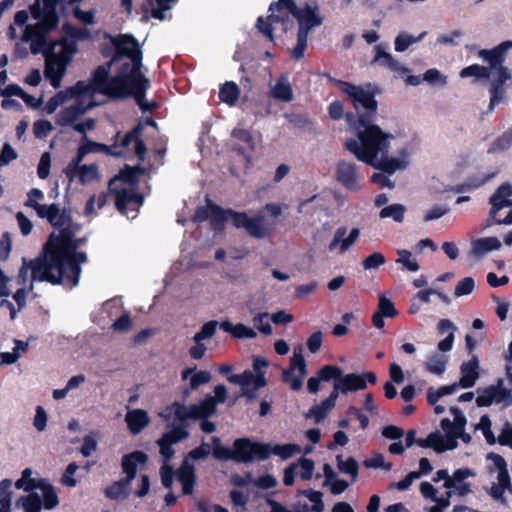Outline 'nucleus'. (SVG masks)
Listing matches in <instances>:
<instances>
[{"label": "nucleus", "instance_id": "obj_1", "mask_svg": "<svg viewBox=\"0 0 512 512\" xmlns=\"http://www.w3.org/2000/svg\"><path fill=\"white\" fill-rule=\"evenodd\" d=\"M39 209V217L46 218L59 232L50 234L39 257L24 261L20 275L26 278L28 271H31L35 280L75 287L81 274L80 265L87 261V256L84 252L77 251L80 240L74 238L70 231V217L61 212L56 204Z\"/></svg>", "mask_w": 512, "mask_h": 512}, {"label": "nucleus", "instance_id": "obj_2", "mask_svg": "<svg viewBox=\"0 0 512 512\" xmlns=\"http://www.w3.org/2000/svg\"><path fill=\"white\" fill-rule=\"evenodd\" d=\"M116 55L94 72L96 85L113 98L133 96L143 109H150L144 104V93L149 81L140 72L141 51L137 41L129 35L110 37Z\"/></svg>", "mask_w": 512, "mask_h": 512}, {"label": "nucleus", "instance_id": "obj_3", "mask_svg": "<svg viewBox=\"0 0 512 512\" xmlns=\"http://www.w3.org/2000/svg\"><path fill=\"white\" fill-rule=\"evenodd\" d=\"M347 121L355 137L347 139L345 147L359 161L390 174L409 165L411 152L408 149L401 150L396 156H389L392 134L385 133L363 117L355 120L347 115Z\"/></svg>", "mask_w": 512, "mask_h": 512}, {"label": "nucleus", "instance_id": "obj_4", "mask_svg": "<svg viewBox=\"0 0 512 512\" xmlns=\"http://www.w3.org/2000/svg\"><path fill=\"white\" fill-rule=\"evenodd\" d=\"M268 11L269 15L267 18L259 17L257 19L256 27L271 41L274 39L275 31L280 29L282 32H285L292 27V17L298 20V32L304 31L306 35L309 34L311 29L322 24V18L319 15V8L317 6H306L303 9L296 10L292 0H278V2L270 5Z\"/></svg>", "mask_w": 512, "mask_h": 512}, {"label": "nucleus", "instance_id": "obj_5", "mask_svg": "<svg viewBox=\"0 0 512 512\" xmlns=\"http://www.w3.org/2000/svg\"><path fill=\"white\" fill-rule=\"evenodd\" d=\"M67 99L73 103L62 109L56 116L59 126L75 125V122L89 109L102 103L99 96H107L96 85L95 76L89 83L78 82L74 87L66 91Z\"/></svg>", "mask_w": 512, "mask_h": 512}, {"label": "nucleus", "instance_id": "obj_6", "mask_svg": "<svg viewBox=\"0 0 512 512\" xmlns=\"http://www.w3.org/2000/svg\"><path fill=\"white\" fill-rule=\"evenodd\" d=\"M453 415V421L443 419L441 421L442 431L432 432L425 439H419L417 444L423 448H432L441 453L446 450H452L457 446V439L469 443L471 436L464 432L466 419L457 407L450 409Z\"/></svg>", "mask_w": 512, "mask_h": 512}, {"label": "nucleus", "instance_id": "obj_7", "mask_svg": "<svg viewBox=\"0 0 512 512\" xmlns=\"http://www.w3.org/2000/svg\"><path fill=\"white\" fill-rule=\"evenodd\" d=\"M142 173L144 169L140 167H126L109 184L110 191L115 195L116 208L131 218L136 216L143 202L135 187L137 177Z\"/></svg>", "mask_w": 512, "mask_h": 512}, {"label": "nucleus", "instance_id": "obj_8", "mask_svg": "<svg viewBox=\"0 0 512 512\" xmlns=\"http://www.w3.org/2000/svg\"><path fill=\"white\" fill-rule=\"evenodd\" d=\"M512 48V41H505L492 50H481L479 56L487 61L493 71L490 85L489 110L492 111L496 105L505 100L504 83L511 78L510 71L502 66L505 54Z\"/></svg>", "mask_w": 512, "mask_h": 512}, {"label": "nucleus", "instance_id": "obj_9", "mask_svg": "<svg viewBox=\"0 0 512 512\" xmlns=\"http://www.w3.org/2000/svg\"><path fill=\"white\" fill-rule=\"evenodd\" d=\"M77 52V44L67 37L53 42L46 55L45 77L58 88Z\"/></svg>", "mask_w": 512, "mask_h": 512}, {"label": "nucleus", "instance_id": "obj_10", "mask_svg": "<svg viewBox=\"0 0 512 512\" xmlns=\"http://www.w3.org/2000/svg\"><path fill=\"white\" fill-rule=\"evenodd\" d=\"M227 397V390L224 385H217L214 388V396L208 395L198 404L182 405L174 403L162 414L163 417L174 416L180 423L188 420L206 419L211 416L218 403H224Z\"/></svg>", "mask_w": 512, "mask_h": 512}, {"label": "nucleus", "instance_id": "obj_11", "mask_svg": "<svg viewBox=\"0 0 512 512\" xmlns=\"http://www.w3.org/2000/svg\"><path fill=\"white\" fill-rule=\"evenodd\" d=\"M213 218L219 222L231 220L236 228H244L246 232L255 238H264L272 231L273 225L269 224L262 215L249 217L246 213H237L231 210H221L217 206L209 205Z\"/></svg>", "mask_w": 512, "mask_h": 512}, {"label": "nucleus", "instance_id": "obj_12", "mask_svg": "<svg viewBox=\"0 0 512 512\" xmlns=\"http://www.w3.org/2000/svg\"><path fill=\"white\" fill-rule=\"evenodd\" d=\"M475 476V471L470 468H460L452 474H449L446 469H441L435 473L432 481L435 483L444 481L443 487L446 492L442 495L450 500L452 496L465 497L472 493L473 484L469 479L475 478Z\"/></svg>", "mask_w": 512, "mask_h": 512}, {"label": "nucleus", "instance_id": "obj_13", "mask_svg": "<svg viewBox=\"0 0 512 512\" xmlns=\"http://www.w3.org/2000/svg\"><path fill=\"white\" fill-rule=\"evenodd\" d=\"M487 459L491 461L488 467L490 474H496L488 491L489 495L500 503H506L505 493H512L511 479L507 470V464L504 458L498 454L490 453Z\"/></svg>", "mask_w": 512, "mask_h": 512}, {"label": "nucleus", "instance_id": "obj_14", "mask_svg": "<svg viewBox=\"0 0 512 512\" xmlns=\"http://www.w3.org/2000/svg\"><path fill=\"white\" fill-rule=\"evenodd\" d=\"M188 436L187 431L183 427H177L165 433L159 440L160 453L164 458L163 466L160 470L162 484L166 488H170L173 482V470L168 465V460L172 457L174 451L171 446Z\"/></svg>", "mask_w": 512, "mask_h": 512}, {"label": "nucleus", "instance_id": "obj_15", "mask_svg": "<svg viewBox=\"0 0 512 512\" xmlns=\"http://www.w3.org/2000/svg\"><path fill=\"white\" fill-rule=\"evenodd\" d=\"M302 351L300 346L294 348L289 367L282 372L283 382L295 391L301 389L303 379L307 374L306 361Z\"/></svg>", "mask_w": 512, "mask_h": 512}, {"label": "nucleus", "instance_id": "obj_16", "mask_svg": "<svg viewBox=\"0 0 512 512\" xmlns=\"http://www.w3.org/2000/svg\"><path fill=\"white\" fill-rule=\"evenodd\" d=\"M270 456V446L252 442L248 439H238L233 445V460L248 462L254 459H266Z\"/></svg>", "mask_w": 512, "mask_h": 512}, {"label": "nucleus", "instance_id": "obj_17", "mask_svg": "<svg viewBox=\"0 0 512 512\" xmlns=\"http://www.w3.org/2000/svg\"><path fill=\"white\" fill-rule=\"evenodd\" d=\"M478 406H490L492 404L504 407L512 405V391L504 386L503 381L478 391L476 398Z\"/></svg>", "mask_w": 512, "mask_h": 512}, {"label": "nucleus", "instance_id": "obj_18", "mask_svg": "<svg viewBox=\"0 0 512 512\" xmlns=\"http://www.w3.org/2000/svg\"><path fill=\"white\" fill-rule=\"evenodd\" d=\"M512 187L509 184L501 185L495 194L491 197L492 205L490 216L496 224H512V210H510L505 218L498 217V212L504 208L512 206Z\"/></svg>", "mask_w": 512, "mask_h": 512}, {"label": "nucleus", "instance_id": "obj_19", "mask_svg": "<svg viewBox=\"0 0 512 512\" xmlns=\"http://www.w3.org/2000/svg\"><path fill=\"white\" fill-rule=\"evenodd\" d=\"M342 90L351 98L357 110L363 108L368 113H374L376 111V101L370 92L349 83H343Z\"/></svg>", "mask_w": 512, "mask_h": 512}, {"label": "nucleus", "instance_id": "obj_20", "mask_svg": "<svg viewBox=\"0 0 512 512\" xmlns=\"http://www.w3.org/2000/svg\"><path fill=\"white\" fill-rule=\"evenodd\" d=\"M336 179L347 190L357 191L361 188V176L354 163L339 161L335 171Z\"/></svg>", "mask_w": 512, "mask_h": 512}, {"label": "nucleus", "instance_id": "obj_21", "mask_svg": "<svg viewBox=\"0 0 512 512\" xmlns=\"http://www.w3.org/2000/svg\"><path fill=\"white\" fill-rule=\"evenodd\" d=\"M359 236L360 230L358 228H353L349 234H347L346 227H339L334 232L333 238L328 245V250L330 252L343 254L356 243Z\"/></svg>", "mask_w": 512, "mask_h": 512}, {"label": "nucleus", "instance_id": "obj_22", "mask_svg": "<svg viewBox=\"0 0 512 512\" xmlns=\"http://www.w3.org/2000/svg\"><path fill=\"white\" fill-rule=\"evenodd\" d=\"M376 375L373 372H365L363 374H347L338 379L339 387L342 393L346 394L350 391H357L366 387V382L376 383Z\"/></svg>", "mask_w": 512, "mask_h": 512}, {"label": "nucleus", "instance_id": "obj_23", "mask_svg": "<svg viewBox=\"0 0 512 512\" xmlns=\"http://www.w3.org/2000/svg\"><path fill=\"white\" fill-rule=\"evenodd\" d=\"M419 490L425 499L435 503V505L429 508V512H444L451 504L447 497L443 496L442 494L439 495L438 489L434 487L430 482H421Z\"/></svg>", "mask_w": 512, "mask_h": 512}, {"label": "nucleus", "instance_id": "obj_24", "mask_svg": "<svg viewBox=\"0 0 512 512\" xmlns=\"http://www.w3.org/2000/svg\"><path fill=\"white\" fill-rule=\"evenodd\" d=\"M147 456L141 451H134L122 458V469L126 474L125 480L130 482L135 478L136 472L146 464Z\"/></svg>", "mask_w": 512, "mask_h": 512}, {"label": "nucleus", "instance_id": "obj_25", "mask_svg": "<svg viewBox=\"0 0 512 512\" xmlns=\"http://www.w3.org/2000/svg\"><path fill=\"white\" fill-rule=\"evenodd\" d=\"M143 125L139 124L132 131L128 132L121 140V145L129 151H133L140 159H144L146 147L140 138Z\"/></svg>", "mask_w": 512, "mask_h": 512}, {"label": "nucleus", "instance_id": "obj_26", "mask_svg": "<svg viewBox=\"0 0 512 512\" xmlns=\"http://www.w3.org/2000/svg\"><path fill=\"white\" fill-rule=\"evenodd\" d=\"M479 362L478 359L473 356L467 362L462 363L460 367L461 377L459 380V386L461 388L473 387L479 378Z\"/></svg>", "mask_w": 512, "mask_h": 512}, {"label": "nucleus", "instance_id": "obj_27", "mask_svg": "<svg viewBox=\"0 0 512 512\" xmlns=\"http://www.w3.org/2000/svg\"><path fill=\"white\" fill-rule=\"evenodd\" d=\"M396 315L397 310L392 301L383 294H380L377 311L372 316L373 325L378 329H382L385 325L383 318H394Z\"/></svg>", "mask_w": 512, "mask_h": 512}, {"label": "nucleus", "instance_id": "obj_28", "mask_svg": "<svg viewBox=\"0 0 512 512\" xmlns=\"http://www.w3.org/2000/svg\"><path fill=\"white\" fill-rule=\"evenodd\" d=\"M269 96L281 102H290L293 100V90L286 75H282L277 79L275 84L271 85Z\"/></svg>", "mask_w": 512, "mask_h": 512}, {"label": "nucleus", "instance_id": "obj_29", "mask_svg": "<svg viewBox=\"0 0 512 512\" xmlns=\"http://www.w3.org/2000/svg\"><path fill=\"white\" fill-rule=\"evenodd\" d=\"M376 55L374 58V62L387 67L391 71L397 73L399 76H403L408 73V69L399 64L391 54L385 52L381 45H377L375 47Z\"/></svg>", "mask_w": 512, "mask_h": 512}, {"label": "nucleus", "instance_id": "obj_30", "mask_svg": "<svg viewBox=\"0 0 512 512\" xmlns=\"http://www.w3.org/2000/svg\"><path fill=\"white\" fill-rule=\"evenodd\" d=\"M219 327L236 339H254L257 337V333L253 328L242 323L233 324L227 320L221 322Z\"/></svg>", "mask_w": 512, "mask_h": 512}, {"label": "nucleus", "instance_id": "obj_31", "mask_svg": "<svg viewBox=\"0 0 512 512\" xmlns=\"http://www.w3.org/2000/svg\"><path fill=\"white\" fill-rule=\"evenodd\" d=\"M125 421L132 434H138L149 423L147 413L142 409H133L127 412Z\"/></svg>", "mask_w": 512, "mask_h": 512}, {"label": "nucleus", "instance_id": "obj_32", "mask_svg": "<svg viewBox=\"0 0 512 512\" xmlns=\"http://www.w3.org/2000/svg\"><path fill=\"white\" fill-rule=\"evenodd\" d=\"M177 479L182 485L183 494H191L193 492L194 484L196 481L194 468L184 461L182 466L177 471Z\"/></svg>", "mask_w": 512, "mask_h": 512}, {"label": "nucleus", "instance_id": "obj_33", "mask_svg": "<svg viewBox=\"0 0 512 512\" xmlns=\"http://www.w3.org/2000/svg\"><path fill=\"white\" fill-rule=\"evenodd\" d=\"M36 281L35 279H33V275H32V272L31 271H28V274L26 276V278H22L21 275L19 274V282L21 285H23L24 287L18 289L14 294H13V299L16 301L17 303V308L18 310L20 311L22 308L25 307L26 305V299L28 297V294L30 292H32L33 290V282Z\"/></svg>", "mask_w": 512, "mask_h": 512}, {"label": "nucleus", "instance_id": "obj_34", "mask_svg": "<svg viewBox=\"0 0 512 512\" xmlns=\"http://www.w3.org/2000/svg\"><path fill=\"white\" fill-rule=\"evenodd\" d=\"M448 359V356H446L445 354L432 352L426 358V361L424 363L425 369L429 373L440 376L446 370Z\"/></svg>", "mask_w": 512, "mask_h": 512}, {"label": "nucleus", "instance_id": "obj_35", "mask_svg": "<svg viewBox=\"0 0 512 512\" xmlns=\"http://www.w3.org/2000/svg\"><path fill=\"white\" fill-rule=\"evenodd\" d=\"M29 492L28 495L20 497L16 501V505L23 508L24 512H40L42 503L39 492L37 490Z\"/></svg>", "mask_w": 512, "mask_h": 512}, {"label": "nucleus", "instance_id": "obj_36", "mask_svg": "<svg viewBox=\"0 0 512 512\" xmlns=\"http://www.w3.org/2000/svg\"><path fill=\"white\" fill-rule=\"evenodd\" d=\"M36 490L41 496V503H43L45 509H53L58 505L57 494L51 485L42 481Z\"/></svg>", "mask_w": 512, "mask_h": 512}, {"label": "nucleus", "instance_id": "obj_37", "mask_svg": "<svg viewBox=\"0 0 512 512\" xmlns=\"http://www.w3.org/2000/svg\"><path fill=\"white\" fill-rule=\"evenodd\" d=\"M193 371V368H186L181 372V377L183 380L190 379V387L192 389H197L200 385L206 384L211 380L210 372L199 371L192 374Z\"/></svg>", "mask_w": 512, "mask_h": 512}, {"label": "nucleus", "instance_id": "obj_38", "mask_svg": "<svg viewBox=\"0 0 512 512\" xmlns=\"http://www.w3.org/2000/svg\"><path fill=\"white\" fill-rule=\"evenodd\" d=\"M240 96V89L234 82H225L219 91V98L222 102L233 106Z\"/></svg>", "mask_w": 512, "mask_h": 512}, {"label": "nucleus", "instance_id": "obj_39", "mask_svg": "<svg viewBox=\"0 0 512 512\" xmlns=\"http://www.w3.org/2000/svg\"><path fill=\"white\" fill-rule=\"evenodd\" d=\"M14 348L12 352H2L0 353V365L1 364H13L15 363L22 354L26 353L28 350V342H24L21 340L14 341Z\"/></svg>", "mask_w": 512, "mask_h": 512}, {"label": "nucleus", "instance_id": "obj_40", "mask_svg": "<svg viewBox=\"0 0 512 512\" xmlns=\"http://www.w3.org/2000/svg\"><path fill=\"white\" fill-rule=\"evenodd\" d=\"M501 247V242L496 237L479 238L472 241V248L476 254H485L497 250Z\"/></svg>", "mask_w": 512, "mask_h": 512}, {"label": "nucleus", "instance_id": "obj_41", "mask_svg": "<svg viewBox=\"0 0 512 512\" xmlns=\"http://www.w3.org/2000/svg\"><path fill=\"white\" fill-rule=\"evenodd\" d=\"M398 258L396 259L397 264H401L406 270L410 272H417L420 266L417 260L413 257L412 253L406 249L397 250Z\"/></svg>", "mask_w": 512, "mask_h": 512}, {"label": "nucleus", "instance_id": "obj_42", "mask_svg": "<svg viewBox=\"0 0 512 512\" xmlns=\"http://www.w3.org/2000/svg\"><path fill=\"white\" fill-rule=\"evenodd\" d=\"M11 480L0 482V512H11Z\"/></svg>", "mask_w": 512, "mask_h": 512}, {"label": "nucleus", "instance_id": "obj_43", "mask_svg": "<svg viewBox=\"0 0 512 512\" xmlns=\"http://www.w3.org/2000/svg\"><path fill=\"white\" fill-rule=\"evenodd\" d=\"M300 453H302V449L297 444H282L270 447V454L277 455L282 459H288Z\"/></svg>", "mask_w": 512, "mask_h": 512}, {"label": "nucleus", "instance_id": "obj_44", "mask_svg": "<svg viewBox=\"0 0 512 512\" xmlns=\"http://www.w3.org/2000/svg\"><path fill=\"white\" fill-rule=\"evenodd\" d=\"M130 482L127 480L117 481L105 489V494L110 499H123L127 496Z\"/></svg>", "mask_w": 512, "mask_h": 512}, {"label": "nucleus", "instance_id": "obj_45", "mask_svg": "<svg viewBox=\"0 0 512 512\" xmlns=\"http://www.w3.org/2000/svg\"><path fill=\"white\" fill-rule=\"evenodd\" d=\"M337 465L342 473L351 476L352 481H355L358 475V464L354 458L344 459L342 456H337Z\"/></svg>", "mask_w": 512, "mask_h": 512}, {"label": "nucleus", "instance_id": "obj_46", "mask_svg": "<svg viewBox=\"0 0 512 512\" xmlns=\"http://www.w3.org/2000/svg\"><path fill=\"white\" fill-rule=\"evenodd\" d=\"M62 29L65 34V37L69 38L70 40L74 41L75 43L77 41L88 40L91 37L90 30L87 28H77V27H73L69 24H65V25H63Z\"/></svg>", "mask_w": 512, "mask_h": 512}, {"label": "nucleus", "instance_id": "obj_47", "mask_svg": "<svg viewBox=\"0 0 512 512\" xmlns=\"http://www.w3.org/2000/svg\"><path fill=\"white\" fill-rule=\"evenodd\" d=\"M32 471L30 469H25L22 472L21 478L18 479L15 483V486L18 489H23L24 491H33L38 489V486L43 480H36L31 478Z\"/></svg>", "mask_w": 512, "mask_h": 512}, {"label": "nucleus", "instance_id": "obj_48", "mask_svg": "<svg viewBox=\"0 0 512 512\" xmlns=\"http://www.w3.org/2000/svg\"><path fill=\"white\" fill-rule=\"evenodd\" d=\"M293 464L296 466V473L302 480H310L313 477L315 464L311 459L302 457Z\"/></svg>", "mask_w": 512, "mask_h": 512}, {"label": "nucleus", "instance_id": "obj_49", "mask_svg": "<svg viewBox=\"0 0 512 512\" xmlns=\"http://www.w3.org/2000/svg\"><path fill=\"white\" fill-rule=\"evenodd\" d=\"M405 207L401 204H392L384 207L379 216L382 219L392 218L396 222H402L404 219Z\"/></svg>", "mask_w": 512, "mask_h": 512}, {"label": "nucleus", "instance_id": "obj_50", "mask_svg": "<svg viewBox=\"0 0 512 512\" xmlns=\"http://www.w3.org/2000/svg\"><path fill=\"white\" fill-rule=\"evenodd\" d=\"M232 136L240 143L242 152L252 151L254 149V142L249 131L245 129H234Z\"/></svg>", "mask_w": 512, "mask_h": 512}, {"label": "nucleus", "instance_id": "obj_51", "mask_svg": "<svg viewBox=\"0 0 512 512\" xmlns=\"http://www.w3.org/2000/svg\"><path fill=\"white\" fill-rule=\"evenodd\" d=\"M458 387H460L459 384H452V385H448V386H443L437 390L430 388L427 391L428 403L431 405L436 404L441 397L456 392Z\"/></svg>", "mask_w": 512, "mask_h": 512}, {"label": "nucleus", "instance_id": "obj_52", "mask_svg": "<svg viewBox=\"0 0 512 512\" xmlns=\"http://www.w3.org/2000/svg\"><path fill=\"white\" fill-rule=\"evenodd\" d=\"M490 75H493L491 66H490V68H486V67H483V66H480L477 64L468 66L460 72V76L462 78H467V77H472V76L479 77V78H488V77H490Z\"/></svg>", "mask_w": 512, "mask_h": 512}, {"label": "nucleus", "instance_id": "obj_53", "mask_svg": "<svg viewBox=\"0 0 512 512\" xmlns=\"http://www.w3.org/2000/svg\"><path fill=\"white\" fill-rule=\"evenodd\" d=\"M249 379H252L251 371H244L242 374L231 375L228 377L229 382L240 385L242 395L251 399L254 398V394L247 391V381Z\"/></svg>", "mask_w": 512, "mask_h": 512}, {"label": "nucleus", "instance_id": "obj_54", "mask_svg": "<svg viewBox=\"0 0 512 512\" xmlns=\"http://www.w3.org/2000/svg\"><path fill=\"white\" fill-rule=\"evenodd\" d=\"M334 406L335 404L333 402L330 403L328 402V399H325L321 404L310 409L309 417L313 418L316 422H320Z\"/></svg>", "mask_w": 512, "mask_h": 512}, {"label": "nucleus", "instance_id": "obj_55", "mask_svg": "<svg viewBox=\"0 0 512 512\" xmlns=\"http://www.w3.org/2000/svg\"><path fill=\"white\" fill-rule=\"evenodd\" d=\"M218 325V322L215 320L204 323L200 331L194 335L193 341L202 342L206 339H210L215 334Z\"/></svg>", "mask_w": 512, "mask_h": 512}, {"label": "nucleus", "instance_id": "obj_56", "mask_svg": "<svg viewBox=\"0 0 512 512\" xmlns=\"http://www.w3.org/2000/svg\"><path fill=\"white\" fill-rule=\"evenodd\" d=\"M424 35H425V32L416 38L407 33L399 34L395 39V50L398 52L405 51L410 45L420 41L424 37Z\"/></svg>", "mask_w": 512, "mask_h": 512}, {"label": "nucleus", "instance_id": "obj_57", "mask_svg": "<svg viewBox=\"0 0 512 512\" xmlns=\"http://www.w3.org/2000/svg\"><path fill=\"white\" fill-rule=\"evenodd\" d=\"M254 327L264 335L272 334V327L269 323L268 313H257L253 316Z\"/></svg>", "mask_w": 512, "mask_h": 512}, {"label": "nucleus", "instance_id": "obj_58", "mask_svg": "<svg viewBox=\"0 0 512 512\" xmlns=\"http://www.w3.org/2000/svg\"><path fill=\"white\" fill-rule=\"evenodd\" d=\"M512 145V129L503 133L499 138H497L491 147L489 148V152H500L507 150Z\"/></svg>", "mask_w": 512, "mask_h": 512}, {"label": "nucleus", "instance_id": "obj_59", "mask_svg": "<svg viewBox=\"0 0 512 512\" xmlns=\"http://www.w3.org/2000/svg\"><path fill=\"white\" fill-rule=\"evenodd\" d=\"M367 468H382L386 471L391 470L392 464L385 461V457L382 454L376 453L366 458L363 462Z\"/></svg>", "mask_w": 512, "mask_h": 512}, {"label": "nucleus", "instance_id": "obj_60", "mask_svg": "<svg viewBox=\"0 0 512 512\" xmlns=\"http://www.w3.org/2000/svg\"><path fill=\"white\" fill-rule=\"evenodd\" d=\"M475 429L482 431L486 441L489 444H494L496 442V438L491 430V420L487 415H483L480 418V421L476 424Z\"/></svg>", "mask_w": 512, "mask_h": 512}, {"label": "nucleus", "instance_id": "obj_61", "mask_svg": "<svg viewBox=\"0 0 512 512\" xmlns=\"http://www.w3.org/2000/svg\"><path fill=\"white\" fill-rule=\"evenodd\" d=\"M302 494L312 503V512H322L324 510V503L322 501V493L315 490H304Z\"/></svg>", "mask_w": 512, "mask_h": 512}, {"label": "nucleus", "instance_id": "obj_62", "mask_svg": "<svg viewBox=\"0 0 512 512\" xmlns=\"http://www.w3.org/2000/svg\"><path fill=\"white\" fill-rule=\"evenodd\" d=\"M78 177L82 183H90L98 178V169L94 164L83 165L78 170Z\"/></svg>", "mask_w": 512, "mask_h": 512}, {"label": "nucleus", "instance_id": "obj_63", "mask_svg": "<svg viewBox=\"0 0 512 512\" xmlns=\"http://www.w3.org/2000/svg\"><path fill=\"white\" fill-rule=\"evenodd\" d=\"M475 288V281L471 277H465L460 280L454 290V294L456 297H461L464 295H469L473 292Z\"/></svg>", "mask_w": 512, "mask_h": 512}, {"label": "nucleus", "instance_id": "obj_64", "mask_svg": "<svg viewBox=\"0 0 512 512\" xmlns=\"http://www.w3.org/2000/svg\"><path fill=\"white\" fill-rule=\"evenodd\" d=\"M53 130V126L48 120H37L33 124V133L36 138L43 139L46 138L51 131Z\"/></svg>", "mask_w": 512, "mask_h": 512}]
</instances>
